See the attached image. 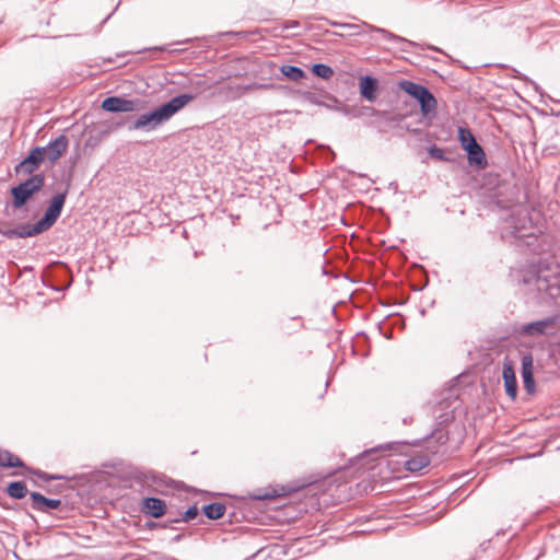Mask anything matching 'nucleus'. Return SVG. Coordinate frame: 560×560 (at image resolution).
<instances>
[{"label":"nucleus","mask_w":560,"mask_h":560,"mask_svg":"<svg viewBox=\"0 0 560 560\" xmlns=\"http://www.w3.org/2000/svg\"><path fill=\"white\" fill-rule=\"evenodd\" d=\"M69 185L63 191L56 192L50 200L43 217L35 223H21L13 229H3L0 226V234L8 240L35 237L48 231L60 218L67 196Z\"/></svg>","instance_id":"nucleus-1"},{"label":"nucleus","mask_w":560,"mask_h":560,"mask_svg":"<svg viewBox=\"0 0 560 560\" xmlns=\"http://www.w3.org/2000/svg\"><path fill=\"white\" fill-rule=\"evenodd\" d=\"M196 98L192 93H179L168 101L153 107L152 109L139 115L136 119L129 122L128 129L141 130L150 132L155 130L168 121L173 116L185 108L190 102Z\"/></svg>","instance_id":"nucleus-2"},{"label":"nucleus","mask_w":560,"mask_h":560,"mask_svg":"<svg viewBox=\"0 0 560 560\" xmlns=\"http://www.w3.org/2000/svg\"><path fill=\"white\" fill-rule=\"evenodd\" d=\"M517 281L534 287L541 299H548L560 304V273L542 271L535 266L528 269L520 270Z\"/></svg>","instance_id":"nucleus-3"},{"label":"nucleus","mask_w":560,"mask_h":560,"mask_svg":"<svg viewBox=\"0 0 560 560\" xmlns=\"http://www.w3.org/2000/svg\"><path fill=\"white\" fill-rule=\"evenodd\" d=\"M45 174L36 173L9 189L13 210L23 209L45 186Z\"/></svg>","instance_id":"nucleus-4"},{"label":"nucleus","mask_w":560,"mask_h":560,"mask_svg":"<svg viewBox=\"0 0 560 560\" xmlns=\"http://www.w3.org/2000/svg\"><path fill=\"white\" fill-rule=\"evenodd\" d=\"M397 85L400 91L418 102L420 113L424 118L435 117L438 102L428 86L407 79L399 80Z\"/></svg>","instance_id":"nucleus-5"},{"label":"nucleus","mask_w":560,"mask_h":560,"mask_svg":"<svg viewBox=\"0 0 560 560\" xmlns=\"http://www.w3.org/2000/svg\"><path fill=\"white\" fill-rule=\"evenodd\" d=\"M457 140L466 153L467 163L476 171L488 167V158L482 145L477 141L476 136L467 127H458Z\"/></svg>","instance_id":"nucleus-6"},{"label":"nucleus","mask_w":560,"mask_h":560,"mask_svg":"<svg viewBox=\"0 0 560 560\" xmlns=\"http://www.w3.org/2000/svg\"><path fill=\"white\" fill-rule=\"evenodd\" d=\"M329 24L331 26H336V27H341L343 30H347L350 32L351 35H360L361 34V31L360 28L361 27H366L368 30H370L371 32H376V33H380L382 34V36L393 43L394 45H396V47L401 50V51H409V47H413L416 46V43L405 38V37H401L395 33H392L390 31L386 30V28H383V27H378V26H374L372 24H369L366 22H363L362 24H354V23H346V22H337V21H330Z\"/></svg>","instance_id":"nucleus-7"},{"label":"nucleus","mask_w":560,"mask_h":560,"mask_svg":"<svg viewBox=\"0 0 560 560\" xmlns=\"http://www.w3.org/2000/svg\"><path fill=\"white\" fill-rule=\"evenodd\" d=\"M454 409L439 415L434 429L422 439L428 444L431 454L438 453V446L447 443L450 438L446 428L454 421Z\"/></svg>","instance_id":"nucleus-8"},{"label":"nucleus","mask_w":560,"mask_h":560,"mask_svg":"<svg viewBox=\"0 0 560 560\" xmlns=\"http://www.w3.org/2000/svg\"><path fill=\"white\" fill-rule=\"evenodd\" d=\"M145 102L141 98H126L120 95H110L101 103L104 112L112 114L139 112L144 108Z\"/></svg>","instance_id":"nucleus-9"},{"label":"nucleus","mask_w":560,"mask_h":560,"mask_svg":"<svg viewBox=\"0 0 560 560\" xmlns=\"http://www.w3.org/2000/svg\"><path fill=\"white\" fill-rule=\"evenodd\" d=\"M46 160V155H44V149L42 147L36 145L33 147L14 167V171L18 175H34L35 172L40 167L42 163Z\"/></svg>","instance_id":"nucleus-10"},{"label":"nucleus","mask_w":560,"mask_h":560,"mask_svg":"<svg viewBox=\"0 0 560 560\" xmlns=\"http://www.w3.org/2000/svg\"><path fill=\"white\" fill-rule=\"evenodd\" d=\"M557 319V316L552 315L538 320L524 323L520 326L518 332L528 337L547 335L555 329Z\"/></svg>","instance_id":"nucleus-11"},{"label":"nucleus","mask_w":560,"mask_h":560,"mask_svg":"<svg viewBox=\"0 0 560 560\" xmlns=\"http://www.w3.org/2000/svg\"><path fill=\"white\" fill-rule=\"evenodd\" d=\"M31 509L46 514H51L52 511H60L62 506L61 499L47 498L38 491L30 492Z\"/></svg>","instance_id":"nucleus-12"},{"label":"nucleus","mask_w":560,"mask_h":560,"mask_svg":"<svg viewBox=\"0 0 560 560\" xmlns=\"http://www.w3.org/2000/svg\"><path fill=\"white\" fill-rule=\"evenodd\" d=\"M225 504L229 506L226 513L231 524L249 521L253 517V513L248 508L249 502L244 497Z\"/></svg>","instance_id":"nucleus-13"},{"label":"nucleus","mask_w":560,"mask_h":560,"mask_svg":"<svg viewBox=\"0 0 560 560\" xmlns=\"http://www.w3.org/2000/svg\"><path fill=\"white\" fill-rule=\"evenodd\" d=\"M68 145V137L59 135L58 137L50 139V141L45 147H42V149H44L46 160L54 165L66 153Z\"/></svg>","instance_id":"nucleus-14"},{"label":"nucleus","mask_w":560,"mask_h":560,"mask_svg":"<svg viewBox=\"0 0 560 560\" xmlns=\"http://www.w3.org/2000/svg\"><path fill=\"white\" fill-rule=\"evenodd\" d=\"M140 511L152 518H160L167 512V505L161 498L144 497L140 501Z\"/></svg>","instance_id":"nucleus-15"},{"label":"nucleus","mask_w":560,"mask_h":560,"mask_svg":"<svg viewBox=\"0 0 560 560\" xmlns=\"http://www.w3.org/2000/svg\"><path fill=\"white\" fill-rule=\"evenodd\" d=\"M360 96L373 103L376 101L380 91V81L371 74H364L359 78L358 82Z\"/></svg>","instance_id":"nucleus-16"},{"label":"nucleus","mask_w":560,"mask_h":560,"mask_svg":"<svg viewBox=\"0 0 560 560\" xmlns=\"http://www.w3.org/2000/svg\"><path fill=\"white\" fill-rule=\"evenodd\" d=\"M502 378L506 396L512 400H515L517 397L518 385L514 365L509 359H505L503 362Z\"/></svg>","instance_id":"nucleus-17"},{"label":"nucleus","mask_w":560,"mask_h":560,"mask_svg":"<svg viewBox=\"0 0 560 560\" xmlns=\"http://www.w3.org/2000/svg\"><path fill=\"white\" fill-rule=\"evenodd\" d=\"M303 97H304V100H306L311 104H314V105H317V106H322V107H325V108H327L329 110H334V112L341 113V114H342L341 107H349L350 106V105L343 104L341 101H339L332 94H328L327 95L328 102L323 101L320 98V95H318L317 93L311 92V91L304 92L303 93Z\"/></svg>","instance_id":"nucleus-18"},{"label":"nucleus","mask_w":560,"mask_h":560,"mask_svg":"<svg viewBox=\"0 0 560 560\" xmlns=\"http://www.w3.org/2000/svg\"><path fill=\"white\" fill-rule=\"evenodd\" d=\"M342 115L352 117V118H361V117H381L385 118L387 116L386 110H378L375 109L372 106L363 105L360 107L357 106H349V107H341Z\"/></svg>","instance_id":"nucleus-19"},{"label":"nucleus","mask_w":560,"mask_h":560,"mask_svg":"<svg viewBox=\"0 0 560 560\" xmlns=\"http://www.w3.org/2000/svg\"><path fill=\"white\" fill-rule=\"evenodd\" d=\"M305 486L302 485L300 487H296V488H289L287 490H284V487L281 488L282 492L279 493L277 492L275 489L272 490H261V489H258L256 490L255 492H253L249 498L252 500H256V501H271L273 499H276L277 497H280V495H285V494H290V493H293L295 491H298L299 489L301 488H304Z\"/></svg>","instance_id":"nucleus-20"},{"label":"nucleus","mask_w":560,"mask_h":560,"mask_svg":"<svg viewBox=\"0 0 560 560\" xmlns=\"http://www.w3.org/2000/svg\"><path fill=\"white\" fill-rule=\"evenodd\" d=\"M229 506L222 502H210L201 506V513L211 521L222 518L228 511Z\"/></svg>","instance_id":"nucleus-21"},{"label":"nucleus","mask_w":560,"mask_h":560,"mask_svg":"<svg viewBox=\"0 0 560 560\" xmlns=\"http://www.w3.org/2000/svg\"><path fill=\"white\" fill-rule=\"evenodd\" d=\"M4 492L14 500H22L27 494L30 495L27 485L24 480H14L7 483Z\"/></svg>","instance_id":"nucleus-22"},{"label":"nucleus","mask_w":560,"mask_h":560,"mask_svg":"<svg viewBox=\"0 0 560 560\" xmlns=\"http://www.w3.org/2000/svg\"><path fill=\"white\" fill-rule=\"evenodd\" d=\"M0 467L2 468H23L26 469L27 465L18 455L8 450L0 448Z\"/></svg>","instance_id":"nucleus-23"},{"label":"nucleus","mask_w":560,"mask_h":560,"mask_svg":"<svg viewBox=\"0 0 560 560\" xmlns=\"http://www.w3.org/2000/svg\"><path fill=\"white\" fill-rule=\"evenodd\" d=\"M431 463L430 456L428 454L419 453L405 462V469L410 472H418L429 466Z\"/></svg>","instance_id":"nucleus-24"},{"label":"nucleus","mask_w":560,"mask_h":560,"mask_svg":"<svg viewBox=\"0 0 560 560\" xmlns=\"http://www.w3.org/2000/svg\"><path fill=\"white\" fill-rule=\"evenodd\" d=\"M408 445H409V443L406 441L388 442L385 444H381L373 448L365 450L364 452H362L359 456V459L361 460V459L365 458L366 456H369L370 454L376 453L378 451L400 452L402 448L407 447Z\"/></svg>","instance_id":"nucleus-25"},{"label":"nucleus","mask_w":560,"mask_h":560,"mask_svg":"<svg viewBox=\"0 0 560 560\" xmlns=\"http://www.w3.org/2000/svg\"><path fill=\"white\" fill-rule=\"evenodd\" d=\"M280 72L283 77L292 81H300L306 78V72L301 67L293 65H282Z\"/></svg>","instance_id":"nucleus-26"},{"label":"nucleus","mask_w":560,"mask_h":560,"mask_svg":"<svg viewBox=\"0 0 560 560\" xmlns=\"http://www.w3.org/2000/svg\"><path fill=\"white\" fill-rule=\"evenodd\" d=\"M25 472H27V474H30L32 476H36L37 478H39L44 482H49V481H52V480H69L70 479L69 477H67L65 475L49 474V472H46V471L40 470L38 468H33V467H30V466L26 467Z\"/></svg>","instance_id":"nucleus-27"},{"label":"nucleus","mask_w":560,"mask_h":560,"mask_svg":"<svg viewBox=\"0 0 560 560\" xmlns=\"http://www.w3.org/2000/svg\"><path fill=\"white\" fill-rule=\"evenodd\" d=\"M355 338V343L352 346L353 352L362 357H368L369 350L366 349V347L369 346L370 342L369 337L366 336L365 332L361 331L357 334Z\"/></svg>","instance_id":"nucleus-28"},{"label":"nucleus","mask_w":560,"mask_h":560,"mask_svg":"<svg viewBox=\"0 0 560 560\" xmlns=\"http://www.w3.org/2000/svg\"><path fill=\"white\" fill-rule=\"evenodd\" d=\"M311 72L313 75L323 80H329L334 75V69L330 66L322 62L312 65Z\"/></svg>","instance_id":"nucleus-29"},{"label":"nucleus","mask_w":560,"mask_h":560,"mask_svg":"<svg viewBox=\"0 0 560 560\" xmlns=\"http://www.w3.org/2000/svg\"><path fill=\"white\" fill-rule=\"evenodd\" d=\"M534 373L535 366L533 354L526 351L522 353L521 357V376L534 375Z\"/></svg>","instance_id":"nucleus-30"},{"label":"nucleus","mask_w":560,"mask_h":560,"mask_svg":"<svg viewBox=\"0 0 560 560\" xmlns=\"http://www.w3.org/2000/svg\"><path fill=\"white\" fill-rule=\"evenodd\" d=\"M428 154L431 159L438 160L441 162H453V159L447 155L445 150L438 144H431L427 149Z\"/></svg>","instance_id":"nucleus-31"},{"label":"nucleus","mask_w":560,"mask_h":560,"mask_svg":"<svg viewBox=\"0 0 560 560\" xmlns=\"http://www.w3.org/2000/svg\"><path fill=\"white\" fill-rule=\"evenodd\" d=\"M515 238L522 241L527 247L535 248L538 240V235L534 232L524 234L518 228H515L513 232Z\"/></svg>","instance_id":"nucleus-32"},{"label":"nucleus","mask_w":560,"mask_h":560,"mask_svg":"<svg viewBox=\"0 0 560 560\" xmlns=\"http://www.w3.org/2000/svg\"><path fill=\"white\" fill-rule=\"evenodd\" d=\"M452 386H456L458 383V376L452 380ZM458 395L453 392V387L448 389L447 396H445L440 402L439 408L442 410L444 407H451L457 400Z\"/></svg>","instance_id":"nucleus-33"},{"label":"nucleus","mask_w":560,"mask_h":560,"mask_svg":"<svg viewBox=\"0 0 560 560\" xmlns=\"http://www.w3.org/2000/svg\"><path fill=\"white\" fill-rule=\"evenodd\" d=\"M199 514V509L197 504L190 505L179 517H175L172 520L174 523L179 522H190L195 520Z\"/></svg>","instance_id":"nucleus-34"},{"label":"nucleus","mask_w":560,"mask_h":560,"mask_svg":"<svg viewBox=\"0 0 560 560\" xmlns=\"http://www.w3.org/2000/svg\"><path fill=\"white\" fill-rule=\"evenodd\" d=\"M523 381V387L529 396L536 393V381L534 375L521 376Z\"/></svg>","instance_id":"nucleus-35"},{"label":"nucleus","mask_w":560,"mask_h":560,"mask_svg":"<svg viewBox=\"0 0 560 560\" xmlns=\"http://www.w3.org/2000/svg\"><path fill=\"white\" fill-rule=\"evenodd\" d=\"M124 125H125L124 120L109 122L106 125L105 129H103L98 132V136H100V138H103V137L107 136L108 133H110L112 131L121 128Z\"/></svg>","instance_id":"nucleus-36"},{"label":"nucleus","mask_w":560,"mask_h":560,"mask_svg":"<svg viewBox=\"0 0 560 560\" xmlns=\"http://www.w3.org/2000/svg\"><path fill=\"white\" fill-rule=\"evenodd\" d=\"M510 71H511V74H510V75H511L512 78H514V79H518V80H522V81H524V82H526V83H530V84L535 88V90H537V89H538V85H537L534 81H532V80H530L526 74L522 73V72H521V71H518L517 69H515V68H510Z\"/></svg>","instance_id":"nucleus-37"},{"label":"nucleus","mask_w":560,"mask_h":560,"mask_svg":"<svg viewBox=\"0 0 560 560\" xmlns=\"http://www.w3.org/2000/svg\"><path fill=\"white\" fill-rule=\"evenodd\" d=\"M277 89V85L273 83H250L244 86L245 91H254V90H273Z\"/></svg>","instance_id":"nucleus-38"},{"label":"nucleus","mask_w":560,"mask_h":560,"mask_svg":"<svg viewBox=\"0 0 560 560\" xmlns=\"http://www.w3.org/2000/svg\"><path fill=\"white\" fill-rule=\"evenodd\" d=\"M256 33L257 32L229 31V32L222 33V35L230 36V37L247 38L250 34H256Z\"/></svg>","instance_id":"nucleus-39"},{"label":"nucleus","mask_w":560,"mask_h":560,"mask_svg":"<svg viewBox=\"0 0 560 560\" xmlns=\"http://www.w3.org/2000/svg\"><path fill=\"white\" fill-rule=\"evenodd\" d=\"M42 282L44 284V287L46 288H49L51 289L52 291H56V292H60L62 291L63 289L55 283H52L49 279H48V276L45 275L43 278H42Z\"/></svg>","instance_id":"nucleus-40"},{"label":"nucleus","mask_w":560,"mask_h":560,"mask_svg":"<svg viewBox=\"0 0 560 560\" xmlns=\"http://www.w3.org/2000/svg\"><path fill=\"white\" fill-rule=\"evenodd\" d=\"M160 526H164V525L162 523H160V522H154V521H148L145 523V527L148 529H151V530L152 529H158V528H160Z\"/></svg>","instance_id":"nucleus-41"},{"label":"nucleus","mask_w":560,"mask_h":560,"mask_svg":"<svg viewBox=\"0 0 560 560\" xmlns=\"http://www.w3.org/2000/svg\"><path fill=\"white\" fill-rule=\"evenodd\" d=\"M189 534L187 533H179L177 535H175L172 539H171V542L173 544H177V542H180L185 537H187Z\"/></svg>","instance_id":"nucleus-42"},{"label":"nucleus","mask_w":560,"mask_h":560,"mask_svg":"<svg viewBox=\"0 0 560 560\" xmlns=\"http://www.w3.org/2000/svg\"><path fill=\"white\" fill-rule=\"evenodd\" d=\"M511 529H512L511 526H509L506 528H501V529L497 530L495 536L497 537L504 536L506 533L511 532Z\"/></svg>","instance_id":"nucleus-43"},{"label":"nucleus","mask_w":560,"mask_h":560,"mask_svg":"<svg viewBox=\"0 0 560 560\" xmlns=\"http://www.w3.org/2000/svg\"><path fill=\"white\" fill-rule=\"evenodd\" d=\"M377 327H378L380 332H381L385 338L390 339V332H385V331L383 330V324H382V323H378V324H377Z\"/></svg>","instance_id":"nucleus-44"},{"label":"nucleus","mask_w":560,"mask_h":560,"mask_svg":"<svg viewBox=\"0 0 560 560\" xmlns=\"http://www.w3.org/2000/svg\"><path fill=\"white\" fill-rule=\"evenodd\" d=\"M299 26H300L299 22H296V21H290V22H287V24L284 25V28H287V30H288V28L299 27Z\"/></svg>","instance_id":"nucleus-45"},{"label":"nucleus","mask_w":560,"mask_h":560,"mask_svg":"<svg viewBox=\"0 0 560 560\" xmlns=\"http://www.w3.org/2000/svg\"><path fill=\"white\" fill-rule=\"evenodd\" d=\"M164 526H160V528H172V529H175V527H173L171 524H175L174 522H172V520H168L166 522H161Z\"/></svg>","instance_id":"nucleus-46"},{"label":"nucleus","mask_w":560,"mask_h":560,"mask_svg":"<svg viewBox=\"0 0 560 560\" xmlns=\"http://www.w3.org/2000/svg\"><path fill=\"white\" fill-rule=\"evenodd\" d=\"M52 266L61 268L63 271L66 270V265L61 261H55Z\"/></svg>","instance_id":"nucleus-47"},{"label":"nucleus","mask_w":560,"mask_h":560,"mask_svg":"<svg viewBox=\"0 0 560 560\" xmlns=\"http://www.w3.org/2000/svg\"><path fill=\"white\" fill-rule=\"evenodd\" d=\"M192 40H194L192 38H186L185 40L176 42V43H174L173 45H183V44L190 43V42H192Z\"/></svg>","instance_id":"nucleus-48"},{"label":"nucleus","mask_w":560,"mask_h":560,"mask_svg":"<svg viewBox=\"0 0 560 560\" xmlns=\"http://www.w3.org/2000/svg\"><path fill=\"white\" fill-rule=\"evenodd\" d=\"M141 51H142V50H137V51H135L133 54H139V52H141ZM129 54H130V52H127V51H126V52H120V54H117V55H116V57H125V56H127V55H129Z\"/></svg>","instance_id":"nucleus-49"},{"label":"nucleus","mask_w":560,"mask_h":560,"mask_svg":"<svg viewBox=\"0 0 560 560\" xmlns=\"http://www.w3.org/2000/svg\"><path fill=\"white\" fill-rule=\"evenodd\" d=\"M184 50H185V48H175V49H172L170 51L173 52V54H178V52H182Z\"/></svg>","instance_id":"nucleus-50"},{"label":"nucleus","mask_w":560,"mask_h":560,"mask_svg":"<svg viewBox=\"0 0 560 560\" xmlns=\"http://www.w3.org/2000/svg\"><path fill=\"white\" fill-rule=\"evenodd\" d=\"M114 61H115V59H114V58H110V57H109V58L104 59V62H105V63H113Z\"/></svg>","instance_id":"nucleus-51"},{"label":"nucleus","mask_w":560,"mask_h":560,"mask_svg":"<svg viewBox=\"0 0 560 560\" xmlns=\"http://www.w3.org/2000/svg\"><path fill=\"white\" fill-rule=\"evenodd\" d=\"M153 49H154V50H161V51H163V50H166V46H159V47H154Z\"/></svg>","instance_id":"nucleus-52"},{"label":"nucleus","mask_w":560,"mask_h":560,"mask_svg":"<svg viewBox=\"0 0 560 560\" xmlns=\"http://www.w3.org/2000/svg\"><path fill=\"white\" fill-rule=\"evenodd\" d=\"M116 9H117V7H116L114 10H116ZM114 12H115V11L110 12V13L105 18V20L103 21V23H105L108 19H110V16L113 15V13H114Z\"/></svg>","instance_id":"nucleus-53"},{"label":"nucleus","mask_w":560,"mask_h":560,"mask_svg":"<svg viewBox=\"0 0 560 560\" xmlns=\"http://www.w3.org/2000/svg\"><path fill=\"white\" fill-rule=\"evenodd\" d=\"M326 150H327L331 155H334V154H335V153H334V151H332L329 147H326Z\"/></svg>","instance_id":"nucleus-54"},{"label":"nucleus","mask_w":560,"mask_h":560,"mask_svg":"<svg viewBox=\"0 0 560 560\" xmlns=\"http://www.w3.org/2000/svg\"><path fill=\"white\" fill-rule=\"evenodd\" d=\"M420 444V440H416L413 443H411V445H419Z\"/></svg>","instance_id":"nucleus-55"},{"label":"nucleus","mask_w":560,"mask_h":560,"mask_svg":"<svg viewBox=\"0 0 560 560\" xmlns=\"http://www.w3.org/2000/svg\"><path fill=\"white\" fill-rule=\"evenodd\" d=\"M423 288L424 287L417 288V289H415V291H421V290H423Z\"/></svg>","instance_id":"nucleus-56"},{"label":"nucleus","mask_w":560,"mask_h":560,"mask_svg":"<svg viewBox=\"0 0 560 560\" xmlns=\"http://www.w3.org/2000/svg\"><path fill=\"white\" fill-rule=\"evenodd\" d=\"M404 423L407 424L409 423V420L407 418L404 419Z\"/></svg>","instance_id":"nucleus-57"},{"label":"nucleus","mask_w":560,"mask_h":560,"mask_svg":"<svg viewBox=\"0 0 560 560\" xmlns=\"http://www.w3.org/2000/svg\"><path fill=\"white\" fill-rule=\"evenodd\" d=\"M329 378L326 381L325 386L327 387L329 385Z\"/></svg>","instance_id":"nucleus-58"}]
</instances>
